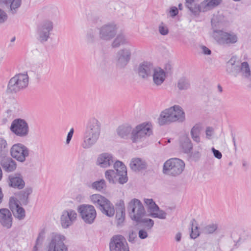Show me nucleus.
Returning <instances> with one entry per match:
<instances>
[{"label": "nucleus", "mask_w": 251, "mask_h": 251, "mask_svg": "<svg viewBox=\"0 0 251 251\" xmlns=\"http://www.w3.org/2000/svg\"><path fill=\"white\" fill-rule=\"evenodd\" d=\"M118 135L122 138L127 139L130 134V139L133 143L142 141L152 134L151 125L150 123H143L132 129L130 126L121 125L117 129Z\"/></svg>", "instance_id": "obj_1"}, {"label": "nucleus", "mask_w": 251, "mask_h": 251, "mask_svg": "<svg viewBox=\"0 0 251 251\" xmlns=\"http://www.w3.org/2000/svg\"><path fill=\"white\" fill-rule=\"evenodd\" d=\"M101 125L95 118L90 119L83 133L81 146L83 149H89L98 142L101 131Z\"/></svg>", "instance_id": "obj_2"}, {"label": "nucleus", "mask_w": 251, "mask_h": 251, "mask_svg": "<svg viewBox=\"0 0 251 251\" xmlns=\"http://www.w3.org/2000/svg\"><path fill=\"white\" fill-rule=\"evenodd\" d=\"M185 119V113L182 108L175 105L161 112L158 123L160 126H164L176 121L182 122Z\"/></svg>", "instance_id": "obj_3"}, {"label": "nucleus", "mask_w": 251, "mask_h": 251, "mask_svg": "<svg viewBox=\"0 0 251 251\" xmlns=\"http://www.w3.org/2000/svg\"><path fill=\"white\" fill-rule=\"evenodd\" d=\"M212 37L219 45L224 46H230L236 44L238 40V37L236 33L223 29L213 28Z\"/></svg>", "instance_id": "obj_4"}, {"label": "nucleus", "mask_w": 251, "mask_h": 251, "mask_svg": "<svg viewBox=\"0 0 251 251\" xmlns=\"http://www.w3.org/2000/svg\"><path fill=\"white\" fill-rule=\"evenodd\" d=\"M184 168L185 163L182 160L172 158L164 162L162 172L164 175L176 177L181 174Z\"/></svg>", "instance_id": "obj_5"}, {"label": "nucleus", "mask_w": 251, "mask_h": 251, "mask_svg": "<svg viewBox=\"0 0 251 251\" xmlns=\"http://www.w3.org/2000/svg\"><path fill=\"white\" fill-rule=\"evenodd\" d=\"M28 84V76L27 74H19L12 77L9 81L7 92L15 94L25 88Z\"/></svg>", "instance_id": "obj_6"}, {"label": "nucleus", "mask_w": 251, "mask_h": 251, "mask_svg": "<svg viewBox=\"0 0 251 251\" xmlns=\"http://www.w3.org/2000/svg\"><path fill=\"white\" fill-rule=\"evenodd\" d=\"M127 208L131 219L137 223H139L141 218L145 214V210L142 203L137 199L131 200L128 204Z\"/></svg>", "instance_id": "obj_7"}, {"label": "nucleus", "mask_w": 251, "mask_h": 251, "mask_svg": "<svg viewBox=\"0 0 251 251\" xmlns=\"http://www.w3.org/2000/svg\"><path fill=\"white\" fill-rule=\"evenodd\" d=\"M10 130L14 134L21 138L27 137L29 132L28 124L22 118L14 119L11 123Z\"/></svg>", "instance_id": "obj_8"}, {"label": "nucleus", "mask_w": 251, "mask_h": 251, "mask_svg": "<svg viewBox=\"0 0 251 251\" xmlns=\"http://www.w3.org/2000/svg\"><path fill=\"white\" fill-rule=\"evenodd\" d=\"M29 149L21 143L14 144L10 149L11 157L20 162L23 163L26 160L29 155Z\"/></svg>", "instance_id": "obj_9"}, {"label": "nucleus", "mask_w": 251, "mask_h": 251, "mask_svg": "<svg viewBox=\"0 0 251 251\" xmlns=\"http://www.w3.org/2000/svg\"><path fill=\"white\" fill-rule=\"evenodd\" d=\"M77 210L85 223L88 224L94 223L97 216V212L94 206L82 204L78 206Z\"/></svg>", "instance_id": "obj_10"}, {"label": "nucleus", "mask_w": 251, "mask_h": 251, "mask_svg": "<svg viewBox=\"0 0 251 251\" xmlns=\"http://www.w3.org/2000/svg\"><path fill=\"white\" fill-rule=\"evenodd\" d=\"M65 239V237L60 234L52 236L47 246L48 251H68L64 243Z\"/></svg>", "instance_id": "obj_11"}, {"label": "nucleus", "mask_w": 251, "mask_h": 251, "mask_svg": "<svg viewBox=\"0 0 251 251\" xmlns=\"http://www.w3.org/2000/svg\"><path fill=\"white\" fill-rule=\"evenodd\" d=\"M110 251H129L125 238L121 235H114L109 242Z\"/></svg>", "instance_id": "obj_12"}, {"label": "nucleus", "mask_w": 251, "mask_h": 251, "mask_svg": "<svg viewBox=\"0 0 251 251\" xmlns=\"http://www.w3.org/2000/svg\"><path fill=\"white\" fill-rule=\"evenodd\" d=\"M52 29V22L48 20L43 21L38 27V40L42 43L47 41Z\"/></svg>", "instance_id": "obj_13"}, {"label": "nucleus", "mask_w": 251, "mask_h": 251, "mask_svg": "<svg viewBox=\"0 0 251 251\" xmlns=\"http://www.w3.org/2000/svg\"><path fill=\"white\" fill-rule=\"evenodd\" d=\"M99 37L104 41H109L113 39L116 34L117 28L113 24H105L99 28Z\"/></svg>", "instance_id": "obj_14"}, {"label": "nucleus", "mask_w": 251, "mask_h": 251, "mask_svg": "<svg viewBox=\"0 0 251 251\" xmlns=\"http://www.w3.org/2000/svg\"><path fill=\"white\" fill-rule=\"evenodd\" d=\"M131 50L128 48H124L119 50L116 57V67L120 69L124 68L131 59Z\"/></svg>", "instance_id": "obj_15"}, {"label": "nucleus", "mask_w": 251, "mask_h": 251, "mask_svg": "<svg viewBox=\"0 0 251 251\" xmlns=\"http://www.w3.org/2000/svg\"><path fill=\"white\" fill-rule=\"evenodd\" d=\"M154 68L152 63L144 61L139 65L136 71L140 77L143 79H147L152 75Z\"/></svg>", "instance_id": "obj_16"}, {"label": "nucleus", "mask_w": 251, "mask_h": 251, "mask_svg": "<svg viewBox=\"0 0 251 251\" xmlns=\"http://www.w3.org/2000/svg\"><path fill=\"white\" fill-rule=\"evenodd\" d=\"M77 214L75 210L69 209L63 211L61 216V224L64 228L71 226L76 220Z\"/></svg>", "instance_id": "obj_17"}, {"label": "nucleus", "mask_w": 251, "mask_h": 251, "mask_svg": "<svg viewBox=\"0 0 251 251\" xmlns=\"http://www.w3.org/2000/svg\"><path fill=\"white\" fill-rule=\"evenodd\" d=\"M7 181L9 186L14 189L22 190L25 186V182L23 176L20 173L10 175Z\"/></svg>", "instance_id": "obj_18"}, {"label": "nucleus", "mask_w": 251, "mask_h": 251, "mask_svg": "<svg viewBox=\"0 0 251 251\" xmlns=\"http://www.w3.org/2000/svg\"><path fill=\"white\" fill-rule=\"evenodd\" d=\"M116 173L118 174V182L121 184L126 183L128 180L126 166L120 161H116L113 163Z\"/></svg>", "instance_id": "obj_19"}, {"label": "nucleus", "mask_w": 251, "mask_h": 251, "mask_svg": "<svg viewBox=\"0 0 251 251\" xmlns=\"http://www.w3.org/2000/svg\"><path fill=\"white\" fill-rule=\"evenodd\" d=\"M114 161V158L111 154L105 152L98 156L96 164L101 168H107L112 165Z\"/></svg>", "instance_id": "obj_20"}, {"label": "nucleus", "mask_w": 251, "mask_h": 251, "mask_svg": "<svg viewBox=\"0 0 251 251\" xmlns=\"http://www.w3.org/2000/svg\"><path fill=\"white\" fill-rule=\"evenodd\" d=\"M0 223L4 227L10 228L12 225V216L7 208L0 209Z\"/></svg>", "instance_id": "obj_21"}, {"label": "nucleus", "mask_w": 251, "mask_h": 251, "mask_svg": "<svg viewBox=\"0 0 251 251\" xmlns=\"http://www.w3.org/2000/svg\"><path fill=\"white\" fill-rule=\"evenodd\" d=\"M0 164L3 170L7 173L13 172L17 168L15 161L8 155L0 158Z\"/></svg>", "instance_id": "obj_22"}, {"label": "nucleus", "mask_w": 251, "mask_h": 251, "mask_svg": "<svg viewBox=\"0 0 251 251\" xmlns=\"http://www.w3.org/2000/svg\"><path fill=\"white\" fill-rule=\"evenodd\" d=\"M32 188L30 187H27L24 190L20 191L15 193L16 198L20 204L26 205L29 202V196L32 193Z\"/></svg>", "instance_id": "obj_23"}, {"label": "nucleus", "mask_w": 251, "mask_h": 251, "mask_svg": "<svg viewBox=\"0 0 251 251\" xmlns=\"http://www.w3.org/2000/svg\"><path fill=\"white\" fill-rule=\"evenodd\" d=\"M116 219L117 226H121L125 220V205L123 200H120L116 204Z\"/></svg>", "instance_id": "obj_24"}, {"label": "nucleus", "mask_w": 251, "mask_h": 251, "mask_svg": "<svg viewBox=\"0 0 251 251\" xmlns=\"http://www.w3.org/2000/svg\"><path fill=\"white\" fill-rule=\"evenodd\" d=\"M235 57H231L227 63L226 71L234 76H236L241 72L240 64L236 61Z\"/></svg>", "instance_id": "obj_25"}, {"label": "nucleus", "mask_w": 251, "mask_h": 251, "mask_svg": "<svg viewBox=\"0 0 251 251\" xmlns=\"http://www.w3.org/2000/svg\"><path fill=\"white\" fill-rule=\"evenodd\" d=\"M21 5V0H0V5L9 9L12 14L17 12V9Z\"/></svg>", "instance_id": "obj_26"}, {"label": "nucleus", "mask_w": 251, "mask_h": 251, "mask_svg": "<svg viewBox=\"0 0 251 251\" xmlns=\"http://www.w3.org/2000/svg\"><path fill=\"white\" fill-rule=\"evenodd\" d=\"M151 76L154 83L157 86L161 85L166 77L164 70L160 68H155Z\"/></svg>", "instance_id": "obj_27"}, {"label": "nucleus", "mask_w": 251, "mask_h": 251, "mask_svg": "<svg viewBox=\"0 0 251 251\" xmlns=\"http://www.w3.org/2000/svg\"><path fill=\"white\" fill-rule=\"evenodd\" d=\"M12 203H13L16 207V212L14 213L15 217L20 220L24 219L25 216V212L24 208L19 205L18 202L15 198L11 197L10 198V205Z\"/></svg>", "instance_id": "obj_28"}, {"label": "nucleus", "mask_w": 251, "mask_h": 251, "mask_svg": "<svg viewBox=\"0 0 251 251\" xmlns=\"http://www.w3.org/2000/svg\"><path fill=\"white\" fill-rule=\"evenodd\" d=\"M180 146L185 153H190L193 149V144L187 135H184L180 138Z\"/></svg>", "instance_id": "obj_29"}, {"label": "nucleus", "mask_w": 251, "mask_h": 251, "mask_svg": "<svg viewBox=\"0 0 251 251\" xmlns=\"http://www.w3.org/2000/svg\"><path fill=\"white\" fill-rule=\"evenodd\" d=\"M130 167L133 171H140L147 168V163L140 158H133L130 163Z\"/></svg>", "instance_id": "obj_30"}, {"label": "nucleus", "mask_w": 251, "mask_h": 251, "mask_svg": "<svg viewBox=\"0 0 251 251\" xmlns=\"http://www.w3.org/2000/svg\"><path fill=\"white\" fill-rule=\"evenodd\" d=\"M100 210L103 214L109 217H113L115 212L113 205L108 200L104 203Z\"/></svg>", "instance_id": "obj_31"}, {"label": "nucleus", "mask_w": 251, "mask_h": 251, "mask_svg": "<svg viewBox=\"0 0 251 251\" xmlns=\"http://www.w3.org/2000/svg\"><path fill=\"white\" fill-rule=\"evenodd\" d=\"M91 201L99 209L102 206L104 203L107 201V199L100 194H93L91 197Z\"/></svg>", "instance_id": "obj_32"}, {"label": "nucleus", "mask_w": 251, "mask_h": 251, "mask_svg": "<svg viewBox=\"0 0 251 251\" xmlns=\"http://www.w3.org/2000/svg\"><path fill=\"white\" fill-rule=\"evenodd\" d=\"M176 86L180 91L188 90L191 87L190 81L187 77L182 76L178 79Z\"/></svg>", "instance_id": "obj_33"}, {"label": "nucleus", "mask_w": 251, "mask_h": 251, "mask_svg": "<svg viewBox=\"0 0 251 251\" xmlns=\"http://www.w3.org/2000/svg\"><path fill=\"white\" fill-rule=\"evenodd\" d=\"M9 152V146L6 140L0 137V158L8 155Z\"/></svg>", "instance_id": "obj_34"}, {"label": "nucleus", "mask_w": 251, "mask_h": 251, "mask_svg": "<svg viewBox=\"0 0 251 251\" xmlns=\"http://www.w3.org/2000/svg\"><path fill=\"white\" fill-rule=\"evenodd\" d=\"M187 7L195 16L199 15V13L202 11H205L204 3L202 2L201 4L195 3L194 2L191 5H188Z\"/></svg>", "instance_id": "obj_35"}, {"label": "nucleus", "mask_w": 251, "mask_h": 251, "mask_svg": "<svg viewBox=\"0 0 251 251\" xmlns=\"http://www.w3.org/2000/svg\"><path fill=\"white\" fill-rule=\"evenodd\" d=\"M201 130V126L197 124L192 128L190 132L192 138L195 142L198 143L201 141L200 137Z\"/></svg>", "instance_id": "obj_36"}, {"label": "nucleus", "mask_w": 251, "mask_h": 251, "mask_svg": "<svg viewBox=\"0 0 251 251\" xmlns=\"http://www.w3.org/2000/svg\"><path fill=\"white\" fill-rule=\"evenodd\" d=\"M105 176L106 179L111 183H116L118 182V174L115 170H108L105 172Z\"/></svg>", "instance_id": "obj_37"}, {"label": "nucleus", "mask_w": 251, "mask_h": 251, "mask_svg": "<svg viewBox=\"0 0 251 251\" xmlns=\"http://www.w3.org/2000/svg\"><path fill=\"white\" fill-rule=\"evenodd\" d=\"M127 43V41L126 39L125 36L122 34H119L113 40L112 46L113 48H118L121 45H125Z\"/></svg>", "instance_id": "obj_38"}, {"label": "nucleus", "mask_w": 251, "mask_h": 251, "mask_svg": "<svg viewBox=\"0 0 251 251\" xmlns=\"http://www.w3.org/2000/svg\"><path fill=\"white\" fill-rule=\"evenodd\" d=\"M191 227V232L190 233V237L192 239H195L200 235L199 231H198V226L196 220L193 219L190 222Z\"/></svg>", "instance_id": "obj_39"}, {"label": "nucleus", "mask_w": 251, "mask_h": 251, "mask_svg": "<svg viewBox=\"0 0 251 251\" xmlns=\"http://www.w3.org/2000/svg\"><path fill=\"white\" fill-rule=\"evenodd\" d=\"M222 2V0H205L204 8L207 10L208 8H214L219 6Z\"/></svg>", "instance_id": "obj_40"}, {"label": "nucleus", "mask_w": 251, "mask_h": 251, "mask_svg": "<svg viewBox=\"0 0 251 251\" xmlns=\"http://www.w3.org/2000/svg\"><path fill=\"white\" fill-rule=\"evenodd\" d=\"M241 72L246 78H249L251 75V71L249 64L247 62H244L240 64Z\"/></svg>", "instance_id": "obj_41"}, {"label": "nucleus", "mask_w": 251, "mask_h": 251, "mask_svg": "<svg viewBox=\"0 0 251 251\" xmlns=\"http://www.w3.org/2000/svg\"><path fill=\"white\" fill-rule=\"evenodd\" d=\"M218 229L217 224H210L205 226L202 228L203 232L206 234H212Z\"/></svg>", "instance_id": "obj_42"}, {"label": "nucleus", "mask_w": 251, "mask_h": 251, "mask_svg": "<svg viewBox=\"0 0 251 251\" xmlns=\"http://www.w3.org/2000/svg\"><path fill=\"white\" fill-rule=\"evenodd\" d=\"M145 203L148 206L151 214L159 210V206L155 203L152 199H146L144 200Z\"/></svg>", "instance_id": "obj_43"}, {"label": "nucleus", "mask_w": 251, "mask_h": 251, "mask_svg": "<svg viewBox=\"0 0 251 251\" xmlns=\"http://www.w3.org/2000/svg\"><path fill=\"white\" fill-rule=\"evenodd\" d=\"M93 189L100 191L106 188V183L104 179H100L99 181H96L92 184Z\"/></svg>", "instance_id": "obj_44"}, {"label": "nucleus", "mask_w": 251, "mask_h": 251, "mask_svg": "<svg viewBox=\"0 0 251 251\" xmlns=\"http://www.w3.org/2000/svg\"><path fill=\"white\" fill-rule=\"evenodd\" d=\"M167 213L159 208L158 210L153 212L151 214V216L153 218H157L160 219H166Z\"/></svg>", "instance_id": "obj_45"}, {"label": "nucleus", "mask_w": 251, "mask_h": 251, "mask_svg": "<svg viewBox=\"0 0 251 251\" xmlns=\"http://www.w3.org/2000/svg\"><path fill=\"white\" fill-rule=\"evenodd\" d=\"M139 223L144 224V226L147 229H151L154 225V221L151 219H143L142 218Z\"/></svg>", "instance_id": "obj_46"}, {"label": "nucleus", "mask_w": 251, "mask_h": 251, "mask_svg": "<svg viewBox=\"0 0 251 251\" xmlns=\"http://www.w3.org/2000/svg\"><path fill=\"white\" fill-rule=\"evenodd\" d=\"M158 28L159 32L162 35H166L169 33L168 28L167 26L163 25V24L162 23L159 25Z\"/></svg>", "instance_id": "obj_47"}, {"label": "nucleus", "mask_w": 251, "mask_h": 251, "mask_svg": "<svg viewBox=\"0 0 251 251\" xmlns=\"http://www.w3.org/2000/svg\"><path fill=\"white\" fill-rule=\"evenodd\" d=\"M137 233L134 231H131L129 233L128 240L131 243H134L137 239Z\"/></svg>", "instance_id": "obj_48"}, {"label": "nucleus", "mask_w": 251, "mask_h": 251, "mask_svg": "<svg viewBox=\"0 0 251 251\" xmlns=\"http://www.w3.org/2000/svg\"><path fill=\"white\" fill-rule=\"evenodd\" d=\"M13 106L10 107V108L7 110V113L8 114L9 113L11 114L12 112H15L18 108L19 105L18 103L17 102L16 100H13Z\"/></svg>", "instance_id": "obj_49"}, {"label": "nucleus", "mask_w": 251, "mask_h": 251, "mask_svg": "<svg viewBox=\"0 0 251 251\" xmlns=\"http://www.w3.org/2000/svg\"><path fill=\"white\" fill-rule=\"evenodd\" d=\"M45 237V231L42 230L39 233L38 237L36 239L37 244H41Z\"/></svg>", "instance_id": "obj_50"}, {"label": "nucleus", "mask_w": 251, "mask_h": 251, "mask_svg": "<svg viewBox=\"0 0 251 251\" xmlns=\"http://www.w3.org/2000/svg\"><path fill=\"white\" fill-rule=\"evenodd\" d=\"M7 19L6 13L0 8V24L5 22Z\"/></svg>", "instance_id": "obj_51"}, {"label": "nucleus", "mask_w": 251, "mask_h": 251, "mask_svg": "<svg viewBox=\"0 0 251 251\" xmlns=\"http://www.w3.org/2000/svg\"><path fill=\"white\" fill-rule=\"evenodd\" d=\"M169 12L171 17L174 18L176 16L178 13V8L176 6H172L170 7Z\"/></svg>", "instance_id": "obj_52"}, {"label": "nucleus", "mask_w": 251, "mask_h": 251, "mask_svg": "<svg viewBox=\"0 0 251 251\" xmlns=\"http://www.w3.org/2000/svg\"><path fill=\"white\" fill-rule=\"evenodd\" d=\"M211 150L215 157L219 159L222 158V153L219 150H216L214 148H212L211 149Z\"/></svg>", "instance_id": "obj_53"}, {"label": "nucleus", "mask_w": 251, "mask_h": 251, "mask_svg": "<svg viewBox=\"0 0 251 251\" xmlns=\"http://www.w3.org/2000/svg\"><path fill=\"white\" fill-rule=\"evenodd\" d=\"M139 237L141 239H144L148 237V233L144 229H140L138 232Z\"/></svg>", "instance_id": "obj_54"}, {"label": "nucleus", "mask_w": 251, "mask_h": 251, "mask_svg": "<svg viewBox=\"0 0 251 251\" xmlns=\"http://www.w3.org/2000/svg\"><path fill=\"white\" fill-rule=\"evenodd\" d=\"M165 72L166 74H171L172 73V66L171 64L170 63H167L165 66Z\"/></svg>", "instance_id": "obj_55"}, {"label": "nucleus", "mask_w": 251, "mask_h": 251, "mask_svg": "<svg viewBox=\"0 0 251 251\" xmlns=\"http://www.w3.org/2000/svg\"><path fill=\"white\" fill-rule=\"evenodd\" d=\"M201 48L202 49V53L205 55H210L211 54V51L210 49L207 48L205 46H201Z\"/></svg>", "instance_id": "obj_56"}, {"label": "nucleus", "mask_w": 251, "mask_h": 251, "mask_svg": "<svg viewBox=\"0 0 251 251\" xmlns=\"http://www.w3.org/2000/svg\"><path fill=\"white\" fill-rule=\"evenodd\" d=\"M191 153V156L195 160H197L199 159L201 156V154L199 151H197L194 152H190Z\"/></svg>", "instance_id": "obj_57"}, {"label": "nucleus", "mask_w": 251, "mask_h": 251, "mask_svg": "<svg viewBox=\"0 0 251 251\" xmlns=\"http://www.w3.org/2000/svg\"><path fill=\"white\" fill-rule=\"evenodd\" d=\"M87 40L90 42H93L95 40V37L93 33L90 32L87 35Z\"/></svg>", "instance_id": "obj_58"}, {"label": "nucleus", "mask_w": 251, "mask_h": 251, "mask_svg": "<svg viewBox=\"0 0 251 251\" xmlns=\"http://www.w3.org/2000/svg\"><path fill=\"white\" fill-rule=\"evenodd\" d=\"M213 131V128L211 127H207L206 129V135L208 138H209L211 136V133Z\"/></svg>", "instance_id": "obj_59"}, {"label": "nucleus", "mask_w": 251, "mask_h": 251, "mask_svg": "<svg viewBox=\"0 0 251 251\" xmlns=\"http://www.w3.org/2000/svg\"><path fill=\"white\" fill-rule=\"evenodd\" d=\"M231 137H232V142H233V145H234V149L236 151V149H237V146H236V144L235 135V134H233V133H231Z\"/></svg>", "instance_id": "obj_60"}, {"label": "nucleus", "mask_w": 251, "mask_h": 251, "mask_svg": "<svg viewBox=\"0 0 251 251\" xmlns=\"http://www.w3.org/2000/svg\"><path fill=\"white\" fill-rule=\"evenodd\" d=\"M73 135H71L69 133H68L67 138H66V143L67 144H69L70 143V142L72 138Z\"/></svg>", "instance_id": "obj_61"}, {"label": "nucleus", "mask_w": 251, "mask_h": 251, "mask_svg": "<svg viewBox=\"0 0 251 251\" xmlns=\"http://www.w3.org/2000/svg\"><path fill=\"white\" fill-rule=\"evenodd\" d=\"M181 233H180V232L177 233L176 235V240L177 242H179L181 240Z\"/></svg>", "instance_id": "obj_62"}, {"label": "nucleus", "mask_w": 251, "mask_h": 251, "mask_svg": "<svg viewBox=\"0 0 251 251\" xmlns=\"http://www.w3.org/2000/svg\"><path fill=\"white\" fill-rule=\"evenodd\" d=\"M3 198V193L2 191V189L0 187V204L2 202Z\"/></svg>", "instance_id": "obj_63"}, {"label": "nucleus", "mask_w": 251, "mask_h": 251, "mask_svg": "<svg viewBox=\"0 0 251 251\" xmlns=\"http://www.w3.org/2000/svg\"><path fill=\"white\" fill-rule=\"evenodd\" d=\"M186 0V6L188 5L192 4L194 3V0Z\"/></svg>", "instance_id": "obj_64"}]
</instances>
